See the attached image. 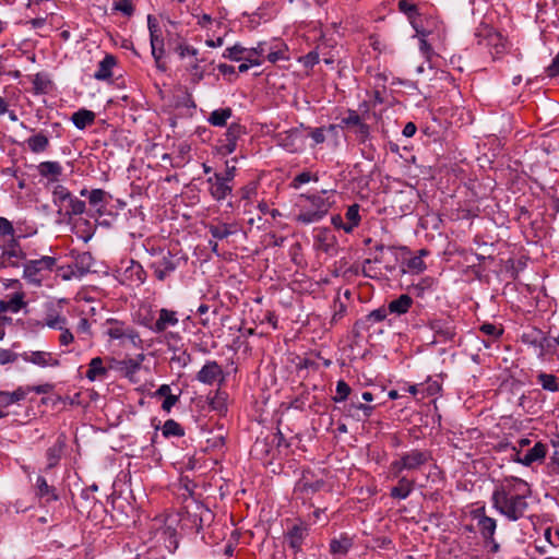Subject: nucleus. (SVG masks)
I'll return each instance as SVG.
<instances>
[{
  "mask_svg": "<svg viewBox=\"0 0 559 559\" xmlns=\"http://www.w3.org/2000/svg\"><path fill=\"white\" fill-rule=\"evenodd\" d=\"M532 495L531 486L522 478L510 476L498 481L491 493L492 508L511 522L525 516L528 510L527 499Z\"/></svg>",
  "mask_w": 559,
  "mask_h": 559,
  "instance_id": "obj_1",
  "label": "nucleus"
},
{
  "mask_svg": "<svg viewBox=\"0 0 559 559\" xmlns=\"http://www.w3.org/2000/svg\"><path fill=\"white\" fill-rule=\"evenodd\" d=\"M335 195L334 189L298 194L293 202V221L305 226L321 222L334 206Z\"/></svg>",
  "mask_w": 559,
  "mask_h": 559,
  "instance_id": "obj_2",
  "label": "nucleus"
},
{
  "mask_svg": "<svg viewBox=\"0 0 559 559\" xmlns=\"http://www.w3.org/2000/svg\"><path fill=\"white\" fill-rule=\"evenodd\" d=\"M475 38L477 45L486 49L493 60L502 58L509 47L507 37L487 24H481L476 28Z\"/></svg>",
  "mask_w": 559,
  "mask_h": 559,
  "instance_id": "obj_3",
  "label": "nucleus"
},
{
  "mask_svg": "<svg viewBox=\"0 0 559 559\" xmlns=\"http://www.w3.org/2000/svg\"><path fill=\"white\" fill-rule=\"evenodd\" d=\"M51 193L52 203L58 207L59 214L72 217L85 212V202L73 195L63 185H55Z\"/></svg>",
  "mask_w": 559,
  "mask_h": 559,
  "instance_id": "obj_4",
  "label": "nucleus"
},
{
  "mask_svg": "<svg viewBox=\"0 0 559 559\" xmlns=\"http://www.w3.org/2000/svg\"><path fill=\"white\" fill-rule=\"evenodd\" d=\"M431 459L427 450L413 449L400 455L399 460L391 463L390 468L397 477L403 471H416L426 465Z\"/></svg>",
  "mask_w": 559,
  "mask_h": 559,
  "instance_id": "obj_5",
  "label": "nucleus"
},
{
  "mask_svg": "<svg viewBox=\"0 0 559 559\" xmlns=\"http://www.w3.org/2000/svg\"><path fill=\"white\" fill-rule=\"evenodd\" d=\"M56 263V258L49 255H43L35 260H27L24 263L23 276L29 283L40 285L44 275L51 272Z\"/></svg>",
  "mask_w": 559,
  "mask_h": 559,
  "instance_id": "obj_6",
  "label": "nucleus"
},
{
  "mask_svg": "<svg viewBox=\"0 0 559 559\" xmlns=\"http://www.w3.org/2000/svg\"><path fill=\"white\" fill-rule=\"evenodd\" d=\"M116 277L121 285L139 287L146 280V272L139 262L129 260L124 267L117 270Z\"/></svg>",
  "mask_w": 559,
  "mask_h": 559,
  "instance_id": "obj_7",
  "label": "nucleus"
},
{
  "mask_svg": "<svg viewBox=\"0 0 559 559\" xmlns=\"http://www.w3.org/2000/svg\"><path fill=\"white\" fill-rule=\"evenodd\" d=\"M180 264V258L170 251H160V255L151 263V269L158 281H165Z\"/></svg>",
  "mask_w": 559,
  "mask_h": 559,
  "instance_id": "obj_8",
  "label": "nucleus"
},
{
  "mask_svg": "<svg viewBox=\"0 0 559 559\" xmlns=\"http://www.w3.org/2000/svg\"><path fill=\"white\" fill-rule=\"evenodd\" d=\"M106 334L110 340L130 341L131 343H135L140 337L139 333L130 324L115 319L107 321Z\"/></svg>",
  "mask_w": 559,
  "mask_h": 559,
  "instance_id": "obj_9",
  "label": "nucleus"
},
{
  "mask_svg": "<svg viewBox=\"0 0 559 559\" xmlns=\"http://www.w3.org/2000/svg\"><path fill=\"white\" fill-rule=\"evenodd\" d=\"M274 140L276 145L281 146L288 153H297L304 147V136L298 128L278 132L275 134Z\"/></svg>",
  "mask_w": 559,
  "mask_h": 559,
  "instance_id": "obj_10",
  "label": "nucleus"
},
{
  "mask_svg": "<svg viewBox=\"0 0 559 559\" xmlns=\"http://www.w3.org/2000/svg\"><path fill=\"white\" fill-rule=\"evenodd\" d=\"M205 182L211 198L216 202H223L233 193V185H229L218 171L209 176Z\"/></svg>",
  "mask_w": 559,
  "mask_h": 559,
  "instance_id": "obj_11",
  "label": "nucleus"
},
{
  "mask_svg": "<svg viewBox=\"0 0 559 559\" xmlns=\"http://www.w3.org/2000/svg\"><path fill=\"white\" fill-rule=\"evenodd\" d=\"M195 379L205 385L222 384L225 381V372L217 361L207 360L198 371Z\"/></svg>",
  "mask_w": 559,
  "mask_h": 559,
  "instance_id": "obj_12",
  "label": "nucleus"
},
{
  "mask_svg": "<svg viewBox=\"0 0 559 559\" xmlns=\"http://www.w3.org/2000/svg\"><path fill=\"white\" fill-rule=\"evenodd\" d=\"M20 356L25 362L40 368H56L60 366V360L50 352L27 350L23 352Z\"/></svg>",
  "mask_w": 559,
  "mask_h": 559,
  "instance_id": "obj_13",
  "label": "nucleus"
},
{
  "mask_svg": "<svg viewBox=\"0 0 559 559\" xmlns=\"http://www.w3.org/2000/svg\"><path fill=\"white\" fill-rule=\"evenodd\" d=\"M439 342L452 341L456 335L455 324L450 318H435L428 323Z\"/></svg>",
  "mask_w": 559,
  "mask_h": 559,
  "instance_id": "obj_14",
  "label": "nucleus"
},
{
  "mask_svg": "<svg viewBox=\"0 0 559 559\" xmlns=\"http://www.w3.org/2000/svg\"><path fill=\"white\" fill-rule=\"evenodd\" d=\"M179 323L177 311L162 308L158 310L157 319L150 323L148 330L155 334L165 333L168 329L175 328Z\"/></svg>",
  "mask_w": 559,
  "mask_h": 559,
  "instance_id": "obj_15",
  "label": "nucleus"
},
{
  "mask_svg": "<svg viewBox=\"0 0 559 559\" xmlns=\"http://www.w3.org/2000/svg\"><path fill=\"white\" fill-rule=\"evenodd\" d=\"M266 48L267 43L260 41L255 47L247 49L246 55L243 56L242 59V61L245 62H242L238 67L239 72L243 73L247 72L250 69V67L261 66L264 61L263 57L267 50Z\"/></svg>",
  "mask_w": 559,
  "mask_h": 559,
  "instance_id": "obj_16",
  "label": "nucleus"
},
{
  "mask_svg": "<svg viewBox=\"0 0 559 559\" xmlns=\"http://www.w3.org/2000/svg\"><path fill=\"white\" fill-rule=\"evenodd\" d=\"M472 516L477 521L478 530L484 539H492L497 528V521L486 515L485 507L477 508L472 512Z\"/></svg>",
  "mask_w": 559,
  "mask_h": 559,
  "instance_id": "obj_17",
  "label": "nucleus"
},
{
  "mask_svg": "<svg viewBox=\"0 0 559 559\" xmlns=\"http://www.w3.org/2000/svg\"><path fill=\"white\" fill-rule=\"evenodd\" d=\"M38 175L47 180V185L57 183L63 175V167L57 160H46L37 165Z\"/></svg>",
  "mask_w": 559,
  "mask_h": 559,
  "instance_id": "obj_18",
  "label": "nucleus"
},
{
  "mask_svg": "<svg viewBox=\"0 0 559 559\" xmlns=\"http://www.w3.org/2000/svg\"><path fill=\"white\" fill-rule=\"evenodd\" d=\"M314 241L319 250L328 254H333L336 251V238L332 231L324 227L320 228L316 236Z\"/></svg>",
  "mask_w": 559,
  "mask_h": 559,
  "instance_id": "obj_19",
  "label": "nucleus"
},
{
  "mask_svg": "<svg viewBox=\"0 0 559 559\" xmlns=\"http://www.w3.org/2000/svg\"><path fill=\"white\" fill-rule=\"evenodd\" d=\"M243 133V128L238 123H231L225 132L222 148L226 154H231L237 148V141Z\"/></svg>",
  "mask_w": 559,
  "mask_h": 559,
  "instance_id": "obj_20",
  "label": "nucleus"
},
{
  "mask_svg": "<svg viewBox=\"0 0 559 559\" xmlns=\"http://www.w3.org/2000/svg\"><path fill=\"white\" fill-rule=\"evenodd\" d=\"M307 535H308V528L306 526L294 525L286 533V540H287L289 547L295 552H298L301 550L304 539L306 538Z\"/></svg>",
  "mask_w": 559,
  "mask_h": 559,
  "instance_id": "obj_21",
  "label": "nucleus"
},
{
  "mask_svg": "<svg viewBox=\"0 0 559 559\" xmlns=\"http://www.w3.org/2000/svg\"><path fill=\"white\" fill-rule=\"evenodd\" d=\"M108 369L104 366V360L102 357H94L91 359L88 364V369L86 371L85 377L91 382L103 381L108 376Z\"/></svg>",
  "mask_w": 559,
  "mask_h": 559,
  "instance_id": "obj_22",
  "label": "nucleus"
},
{
  "mask_svg": "<svg viewBox=\"0 0 559 559\" xmlns=\"http://www.w3.org/2000/svg\"><path fill=\"white\" fill-rule=\"evenodd\" d=\"M1 255L8 262V264L13 267H17L20 265V261L25 258L23 250L14 239H12L8 246L4 247Z\"/></svg>",
  "mask_w": 559,
  "mask_h": 559,
  "instance_id": "obj_23",
  "label": "nucleus"
},
{
  "mask_svg": "<svg viewBox=\"0 0 559 559\" xmlns=\"http://www.w3.org/2000/svg\"><path fill=\"white\" fill-rule=\"evenodd\" d=\"M68 321L64 316L61 314V311L51 307L45 314L41 322L37 323V326L40 328H50L53 330L62 329L63 325H67Z\"/></svg>",
  "mask_w": 559,
  "mask_h": 559,
  "instance_id": "obj_24",
  "label": "nucleus"
},
{
  "mask_svg": "<svg viewBox=\"0 0 559 559\" xmlns=\"http://www.w3.org/2000/svg\"><path fill=\"white\" fill-rule=\"evenodd\" d=\"M29 394V390L23 385L17 386L14 391H0V407H9L25 400Z\"/></svg>",
  "mask_w": 559,
  "mask_h": 559,
  "instance_id": "obj_25",
  "label": "nucleus"
},
{
  "mask_svg": "<svg viewBox=\"0 0 559 559\" xmlns=\"http://www.w3.org/2000/svg\"><path fill=\"white\" fill-rule=\"evenodd\" d=\"M265 59L271 63L289 60L288 46L284 43L267 44Z\"/></svg>",
  "mask_w": 559,
  "mask_h": 559,
  "instance_id": "obj_26",
  "label": "nucleus"
},
{
  "mask_svg": "<svg viewBox=\"0 0 559 559\" xmlns=\"http://www.w3.org/2000/svg\"><path fill=\"white\" fill-rule=\"evenodd\" d=\"M144 357L139 355L138 358H126L117 361L116 369L129 379H133L134 374L140 370Z\"/></svg>",
  "mask_w": 559,
  "mask_h": 559,
  "instance_id": "obj_27",
  "label": "nucleus"
},
{
  "mask_svg": "<svg viewBox=\"0 0 559 559\" xmlns=\"http://www.w3.org/2000/svg\"><path fill=\"white\" fill-rule=\"evenodd\" d=\"M73 266L75 271L73 274L75 276H83L90 272L94 266V258L90 252H81L74 257Z\"/></svg>",
  "mask_w": 559,
  "mask_h": 559,
  "instance_id": "obj_28",
  "label": "nucleus"
},
{
  "mask_svg": "<svg viewBox=\"0 0 559 559\" xmlns=\"http://www.w3.org/2000/svg\"><path fill=\"white\" fill-rule=\"evenodd\" d=\"M35 492L37 497L45 499L46 502L57 501L59 499L57 489L48 485L46 478L43 476H37L36 478Z\"/></svg>",
  "mask_w": 559,
  "mask_h": 559,
  "instance_id": "obj_29",
  "label": "nucleus"
},
{
  "mask_svg": "<svg viewBox=\"0 0 559 559\" xmlns=\"http://www.w3.org/2000/svg\"><path fill=\"white\" fill-rule=\"evenodd\" d=\"M110 199L111 195L103 189H93L88 193V203L96 209L99 215L105 213L106 205Z\"/></svg>",
  "mask_w": 559,
  "mask_h": 559,
  "instance_id": "obj_30",
  "label": "nucleus"
},
{
  "mask_svg": "<svg viewBox=\"0 0 559 559\" xmlns=\"http://www.w3.org/2000/svg\"><path fill=\"white\" fill-rule=\"evenodd\" d=\"M415 488V480L403 476L399 479L397 485L391 488L390 496L393 499L405 500L409 497Z\"/></svg>",
  "mask_w": 559,
  "mask_h": 559,
  "instance_id": "obj_31",
  "label": "nucleus"
},
{
  "mask_svg": "<svg viewBox=\"0 0 559 559\" xmlns=\"http://www.w3.org/2000/svg\"><path fill=\"white\" fill-rule=\"evenodd\" d=\"M147 27L150 32L151 48H153L154 52L157 49L160 50L164 48V38L158 22L156 17L151 14L147 15Z\"/></svg>",
  "mask_w": 559,
  "mask_h": 559,
  "instance_id": "obj_32",
  "label": "nucleus"
},
{
  "mask_svg": "<svg viewBox=\"0 0 559 559\" xmlns=\"http://www.w3.org/2000/svg\"><path fill=\"white\" fill-rule=\"evenodd\" d=\"M207 229L214 239L223 240L237 233V225L219 222L210 224Z\"/></svg>",
  "mask_w": 559,
  "mask_h": 559,
  "instance_id": "obj_33",
  "label": "nucleus"
},
{
  "mask_svg": "<svg viewBox=\"0 0 559 559\" xmlns=\"http://www.w3.org/2000/svg\"><path fill=\"white\" fill-rule=\"evenodd\" d=\"M352 546L353 539L348 535L342 534L340 538H333L330 542V552L333 556L344 557L347 555Z\"/></svg>",
  "mask_w": 559,
  "mask_h": 559,
  "instance_id": "obj_34",
  "label": "nucleus"
},
{
  "mask_svg": "<svg viewBox=\"0 0 559 559\" xmlns=\"http://www.w3.org/2000/svg\"><path fill=\"white\" fill-rule=\"evenodd\" d=\"M116 66V58L111 55H106L102 61H99L97 70L94 73V78L98 81H105L112 76V69Z\"/></svg>",
  "mask_w": 559,
  "mask_h": 559,
  "instance_id": "obj_35",
  "label": "nucleus"
},
{
  "mask_svg": "<svg viewBox=\"0 0 559 559\" xmlns=\"http://www.w3.org/2000/svg\"><path fill=\"white\" fill-rule=\"evenodd\" d=\"M413 305V299L407 294L400 295L396 299L392 300L388 305V311L397 316L405 314L408 312Z\"/></svg>",
  "mask_w": 559,
  "mask_h": 559,
  "instance_id": "obj_36",
  "label": "nucleus"
},
{
  "mask_svg": "<svg viewBox=\"0 0 559 559\" xmlns=\"http://www.w3.org/2000/svg\"><path fill=\"white\" fill-rule=\"evenodd\" d=\"M95 118H96L95 112H93L92 110L82 108L72 115L71 121L79 130H84L86 127L94 123Z\"/></svg>",
  "mask_w": 559,
  "mask_h": 559,
  "instance_id": "obj_37",
  "label": "nucleus"
},
{
  "mask_svg": "<svg viewBox=\"0 0 559 559\" xmlns=\"http://www.w3.org/2000/svg\"><path fill=\"white\" fill-rule=\"evenodd\" d=\"M359 211L360 205L358 203H354L346 209L345 223L347 224V228H345V234H352L360 225L361 216Z\"/></svg>",
  "mask_w": 559,
  "mask_h": 559,
  "instance_id": "obj_38",
  "label": "nucleus"
},
{
  "mask_svg": "<svg viewBox=\"0 0 559 559\" xmlns=\"http://www.w3.org/2000/svg\"><path fill=\"white\" fill-rule=\"evenodd\" d=\"M26 144L32 153L39 154V153L45 152L48 148L49 139L45 133L38 132V133L29 136L26 140Z\"/></svg>",
  "mask_w": 559,
  "mask_h": 559,
  "instance_id": "obj_39",
  "label": "nucleus"
},
{
  "mask_svg": "<svg viewBox=\"0 0 559 559\" xmlns=\"http://www.w3.org/2000/svg\"><path fill=\"white\" fill-rule=\"evenodd\" d=\"M536 380L538 384L543 388V390L548 392H558L559 391V381L558 378L552 373H546L539 371L536 374Z\"/></svg>",
  "mask_w": 559,
  "mask_h": 559,
  "instance_id": "obj_40",
  "label": "nucleus"
},
{
  "mask_svg": "<svg viewBox=\"0 0 559 559\" xmlns=\"http://www.w3.org/2000/svg\"><path fill=\"white\" fill-rule=\"evenodd\" d=\"M231 115L233 110L229 107L215 109L211 112L207 121L214 127H225Z\"/></svg>",
  "mask_w": 559,
  "mask_h": 559,
  "instance_id": "obj_41",
  "label": "nucleus"
},
{
  "mask_svg": "<svg viewBox=\"0 0 559 559\" xmlns=\"http://www.w3.org/2000/svg\"><path fill=\"white\" fill-rule=\"evenodd\" d=\"M324 487V481L322 479H317L314 481H310L306 476H304L296 485V491H300L305 495L314 493L321 490Z\"/></svg>",
  "mask_w": 559,
  "mask_h": 559,
  "instance_id": "obj_42",
  "label": "nucleus"
},
{
  "mask_svg": "<svg viewBox=\"0 0 559 559\" xmlns=\"http://www.w3.org/2000/svg\"><path fill=\"white\" fill-rule=\"evenodd\" d=\"M311 181L318 182L319 176L311 171L305 170L293 178V180L289 182V188L298 190L301 188V186L309 183Z\"/></svg>",
  "mask_w": 559,
  "mask_h": 559,
  "instance_id": "obj_43",
  "label": "nucleus"
},
{
  "mask_svg": "<svg viewBox=\"0 0 559 559\" xmlns=\"http://www.w3.org/2000/svg\"><path fill=\"white\" fill-rule=\"evenodd\" d=\"M162 433L165 438L182 437L185 436V430L176 420L167 419L163 425Z\"/></svg>",
  "mask_w": 559,
  "mask_h": 559,
  "instance_id": "obj_44",
  "label": "nucleus"
},
{
  "mask_svg": "<svg viewBox=\"0 0 559 559\" xmlns=\"http://www.w3.org/2000/svg\"><path fill=\"white\" fill-rule=\"evenodd\" d=\"M248 48L243 47L241 44H235L231 47H227L223 52V58L231 60V61H242L243 56Z\"/></svg>",
  "mask_w": 559,
  "mask_h": 559,
  "instance_id": "obj_45",
  "label": "nucleus"
},
{
  "mask_svg": "<svg viewBox=\"0 0 559 559\" xmlns=\"http://www.w3.org/2000/svg\"><path fill=\"white\" fill-rule=\"evenodd\" d=\"M361 273L365 277H369L372 280H381L384 276L382 271L377 266V264H373L371 259H366L364 261Z\"/></svg>",
  "mask_w": 559,
  "mask_h": 559,
  "instance_id": "obj_46",
  "label": "nucleus"
},
{
  "mask_svg": "<svg viewBox=\"0 0 559 559\" xmlns=\"http://www.w3.org/2000/svg\"><path fill=\"white\" fill-rule=\"evenodd\" d=\"M24 306L25 302L23 301V295L19 293L14 294L5 304H1L2 309L9 310L13 313L19 312Z\"/></svg>",
  "mask_w": 559,
  "mask_h": 559,
  "instance_id": "obj_47",
  "label": "nucleus"
},
{
  "mask_svg": "<svg viewBox=\"0 0 559 559\" xmlns=\"http://www.w3.org/2000/svg\"><path fill=\"white\" fill-rule=\"evenodd\" d=\"M335 391L336 394L333 396V401L335 403H341L344 402L349 396L352 389L344 380H338L336 382Z\"/></svg>",
  "mask_w": 559,
  "mask_h": 559,
  "instance_id": "obj_48",
  "label": "nucleus"
},
{
  "mask_svg": "<svg viewBox=\"0 0 559 559\" xmlns=\"http://www.w3.org/2000/svg\"><path fill=\"white\" fill-rule=\"evenodd\" d=\"M112 10L122 13L124 16H131L134 13L131 0H114Z\"/></svg>",
  "mask_w": 559,
  "mask_h": 559,
  "instance_id": "obj_49",
  "label": "nucleus"
},
{
  "mask_svg": "<svg viewBox=\"0 0 559 559\" xmlns=\"http://www.w3.org/2000/svg\"><path fill=\"white\" fill-rule=\"evenodd\" d=\"M212 409L223 413L226 411V395L221 391H216L214 396L210 399Z\"/></svg>",
  "mask_w": 559,
  "mask_h": 559,
  "instance_id": "obj_50",
  "label": "nucleus"
},
{
  "mask_svg": "<svg viewBox=\"0 0 559 559\" xmlns=\"http://www.w3.org/2000/svg\"><path fill=\"white\" fill-rule=\"evenodd\" d=\"M407 271L418 274L426 270V263L421 259V255H415L406 262Z\"/></svg>",
  "mask_w": 559,
  "mask_h": 559,
  "instance_id": "obj_51",
  "label": "nucleus"
},
{
  "mask_svg": "<svg viewBox=\"0 0 559 559\" xmlns=\"http://www.w3.org/2000/svg\"><path fill=\"white\" fill-rule=\"evenodd\" d=\"M320 61L319 52L317 50H312L305 56L298 58V62L301 63L305 68H313Z\"/></svg>",
  "mask_w": 559,
  "mask_h": 559,
  "instance_id": "obj_52",
  "label": "nucleus"
},
{
  "mask_svg": "<svg viewBox=\"0 0 559 559\" xmlns=\"http://www.w3.org/2000/svg\"><path fill=\"white\" fill-rule=\"evenodd\" d=\"M32 83L36 93H46L50 84L49 80L41 73L35 74Z\"/></svg>",
  "mask_w": 559,
  "mask_h": 559,
  "instance_id": "obj_53",
  "label": "nucleus"
},
{
  "mask_svg": "<svg viewBox=\"0 0 559 559\" xmlns=\"http://www.w3.org/2000/svg\"><path fill=\"white\" fill-rule=\"evenodd\" d=\"M528 453L535 462H540L546 457L547 447L543 442H536L534 447L528 450Z\"/></svg>",
  "mask_w": 559,
  "mask_h": 559,
  "instance_id": "obj_54",
  "label": "nucleus"
},
{
  "mask_svg": "<svg viewBox=\"0 0 559 559\" xmlns=\"http://www.w3.org/2000/svg\"><path fill=\"white\" fill-rule=\"evenodd\" d=\"M360 116L357 111L349 109L347 115L342 118L341 127H355L361 122Z\"/></svg>",
  "mask_w": 559,
  "mask_h": 559,
  "instance_id": "obj_55",
  "label": "nucleus"
},
{
  "mask_svg": "<svg viewBox=\"0 0 559 559\" xmlns=\"http://www.w3.org/2000/svg\"><path fill=\"white\" fill-rule=\"evenodd\" d=\"M416 31H417V34L420 36V38H419V50H420V52L427 59H429L430 55H431V51H432V48H431V45L427 41V38H426L428 33L425 32V31H419V29H416Z\"/></svg>",
  "mask_w": 559,
  "mask_h": 559,
  "instance_id": "obj_56",
  "label": "nucleus"
},
{
  "mask_svg": "<svg viewBox=\"0 0 559 559\" xmlns=\"http://www.w3.org/2000/svg\"><path fill=\"white\" fill-rule=\"evenodd\" d=\"M399 10L403 12L407 17L413 19L415 15L418 14L417 7L413 3H409L406 0H400L399 1Z\"/></svg>",
  "mask_w": 559,
  "mask_h": 559,
  "instance_id": "obj_57",
  "label": "nucleus"
},
{
  "mask_svg": "<svg viewBox=\"0 0 559 559\" xmlns=\"http://www.w3.org/2000/svg\"><path fill=\"white\" fill-rule=\"evenodd\" d=\"M388 308H378L372 310L367 317L366 320L370 323H378L383 321L388 316Z\"/></svg>",
  "mask_w": 559,
  "mask_h": 559,
  "instance_id": "obj_58",
  "label": "nucleus"
},
{
  "mask_svg": "<svg viewBox=\"0 0 559 559\" xmlns=\"http://www.w3.org/2000/svg\"><path fill=\"white\" fill-rule=\"evenodd\" d=\"M355 128L358 141L365 143L370 136V127L361 121L359 124L355 126Z\"/></svg>",
  "mask_w": 559,
  "mask_h": 559,
  "instance_id": "obj_59",
  "label": "nucleus"
},
{
  "mask_svg": "<svg viewBox=\"0 0 559 559\" xmlns=\"http://www.w3.org/2000/svg\"><path fill=\"white\" fill-rule=\"evenodd\" d=\"M14 236V228L12 223L5 218L0 216V237Z\"/></svg>",
  "mask_w": 559,
  "mask_h": 559,
  "instance_id": "obj_60",
  "label": "nucleus"
},
{
  "mask_svg": "<svg viewBox=\"0 0 559 559\" xmlns=\"http://www.w3.org/2000/svg\"><path fill=\"white\" fill-rule=\"evenodd\" d=\"M177 52L181 59L186 57H197L198 56V49L190 45L180 44L177 47Z\"/></svg>",
  "mask_w": 559,
  "mask_h": 559,
  "instance_id": "obj_61",
  "label": "nucleus"
},
{
  "mask_svg": "<svg viewBox=\"0 0 559 559\" xmlns=\"http://www.w3.org/2000/svg\"><path fill=\"white\" fill-rule=\"evenodd\" d=\"M58 330L61 331L59 342L62 346H68L74 341L73 333L67 328V325H63L62 329Z\"/></svg>",
  "mask_w": 559,
  "mask_h": 559,
  "instance_id": "obj_62",
  "label": "nucleus"
},
{
  "mask_svg": "<svg viewBox=\"0 0 559 559\" xmlns=\"http://www.w3.org/2000/svg\"><path fill=\"white\" fill-rule=\"evenodd\" d=\"M171 361L177 362L180 367H186L191 362V356L186 350L174 355Z\"/></svg>",
  "mask_w": 559,
  "mask_h": 559,
  "instance_id": "obj_63",
  "label": "nucleus"
},
{
  "mask_svg": "<svg viewBox=\"0 0 559 559\" xmlns=\"http://www.w3.org/2000/svg\"><path fill=\"white\" fill-rule=\"evenodd\" d=\"M546 73L549 78H556L559 75V50L551 63L546 68Z\"/></svg>",
  "mask_w": 559,
  "mask_h": 559,
  "instance_id": "obj_64",
  "label": "nucleus"
}]
</instances>
